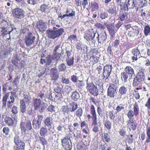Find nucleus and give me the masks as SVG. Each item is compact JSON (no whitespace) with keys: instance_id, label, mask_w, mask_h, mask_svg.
I'll return each mask as SVG.
<instances>
[{"instance_id":"obj_1","label":"nucleus","mask_w":150,"mask_h":150,"mask_svg":"<svg viewBox=\"0 0 150 150\" xmlns=\"http://www.w3.org/2000/svg\"><path fill=\"white\" fill-rule=\"evenodd\" d=\"M40 98H35L33 100V106L34 110H38L39 112L41 113L45 112L47 104L43 102Z\"/></svg>"},{"instance_id":"obj_2","label":"nucleus","mask_w":150,"mask_h":150,"mask_svg":"<svg viewBox=\"0 0 150 150\" xmlns=\"http://www.w3.org/2000/svg\"><path fill=\"white\" fill-rule=\"evenodd\" d=\"M125 72L121 73V74L122 80L125 82L127 81V79H131L133 75H135L133 69L130 66H127L125 69Z\"/></svg>"},{"instance_id":"obj_3","label":"nucleus","mask_w":150,"mask_h":150,"mask_svg":"<svg viewBox=\"0 0 150 150\" xmlns=\"http://www.w3.org/2000/svg\"><path fill=\"white\" fill-rule=\"evenodd\" d=\"M14 142L15 145L14 146L13 150H25V144L18 135H16L14 137Z\"/></svg>"},{"instance_id":"obj_4","label":"nucleus","mask_w":150,"mask_h":150,"mask_svg":"<svg viewBox=\"0 0 150 150\" xmlns=\"http://www.w3.org/2000/svg\"><path fill=\"white\" fill-rule=\"evenodd\" d=\"M46 32L49 38L54 39L59 37L62 35L64 32V29L63 28H60L56 31H53L49 29L47 30Z\"/></svg>"},{"instance_id":"obj_5","label":"nucleus","mask_w":150,"mask_h":150,"mask_svg":"<svg viewBox=\"0 0 150 150\" xmlns=\"http://www.w3.org/2000/svg\"><path fill=\"white\" fill-rule=\"evenodd\" d=\"M145 75L143 72H138L135 76L133 81L132 84L134 86H137L142 83L144 80Z\"/></svg>"},{"instance_id":"obj_6","label":"nucleus","mask_w":150,"mask_h":150,"mask_svg":"<svg viewBox=\"0 0 150 150\" xmlns=\"http://www.w3.org/2000/svg\"><path fill=\"white\" fill-rule=\"evenodd\" d=\"M32 125L33 128L35 130L39 129L41 126V123L43 119V116L38 115L37 117L33 115Z\"/></svg>"},{"instance_id":"obj_7","label":"nucleus","mask_w":150,"mask_h":150,"mask_svg":"<svg viewBox=\"0 0 150 150\" xmlns=\"http://www.w3.org/2000/svg\"><path fill=\"white\" fill-rule=\"evenodd\" d=\"M62 145L65 150H71L72 148V144L70 140L67 136L61 139Z\"/></svg>"},{"instance_id":"obj_8","label":"nucleus","mask_w":150,"mask_h":150,"mask_svg":"<svg viewBox=\"0 0 150 150\" xmlns=\"http://www.w3.org/2000/svg\"><path fill=\"white\" fill-rule=\"evenodd\" d=\"M86 88L89 92L94 96H96L98 94V90L97 86L93 83H87Z\"/></svg>"},{"instance_id":"obj_9","label":"nucleus","mask_w":150,"mask_h":150,"mask_svg":"<svg viewBox=\"0 0 150 150\" xmlns=\"http://www.w3.org/2000/svg\"><path fill=\"white\" fill-rule=\"evenodd\" d=\"M20 126L22 131L24 133H26V131L31 130L32 129L31 122L29 120L24 122L21 120Z\"/></svg>"},{"instance_id":"obj_10","label":"nucleus","mask_w":150,"mask_h":150,"mask_svg":"<svg viewBox=\"0 0 150 150\" xmlns=\"http://www.w3.org/2000/svg\"><path fill=\"white\" fill-rule=\"evenodd\" d=\"M24 11L23 9L18 7L15 8L12 11L13 14L16 18H21L24 16Z\"/></svg>"},{"instance_id":"obj_11","label":"nucleus","mask_w":150,"mask_h":150,"mask_svg":"<svg viewBox=\"0 0 150 150\" xmlns=\"http://www.w3.org/2000/svg\"><path fill=\"white\" fill-rule=\"evenodd\" d=\"M112 68L111 65H106L104 67L102 74V76L103 77V79L105 78L106 80L108 79L111 73Z\"/></svg>"},{"instance_id":"obj_12","label":"nucleus","mask_w":150,"mask_h":150,"mask_svg":"<svg viewBox=\"0 0 150 150\" xmlns=\"http://www.w3.org/2000/svg\"><path fill=\"white\" fill-rule=\"evenodd\" d=\"M96 33L97 31H94L92 29L91 31L86 32L84 35V38L88 41L94 40L96 37Z\"/></svg>"},{"instance_id":"obj_13","label":"nucleus","mask_w":150,"mask_h":150,"mask_svg":"<svg viewBox=\"0 0 150 150\" xmlns=\"http://www.w3.org/2000/svg\"><path fill=\"white\" fill-rule=\"evenodd\" d=\"M107 39V34L105 31L101 33H96V40L98 41L99 43H103Z\"/></svg>"},{"instance_id":"obj_14","label":"nucleus","mask_w":150,"mask_h":150,"mask_svg":"<svg viewBox=\"0 0 150 150\" xmlns=\"http://www.w3.org/2000/svg\"><path fill=\"white\" fill-rule=\"evenodd\" d=\"M35 39L34 36L28 35L25 38V41L26 45L29 46L32 45L34 42Z\"/></svg>"},{"instance_id":"obj_15","label":"nucleus","mask_w":150,"mask_h":150,"mask_svg":"<svg viewBox=\"0 0 150 150\" xmlns=\"http://www.w3.org/2000/svg\"><path fill=\"white\" fill-rule=\"evenodd\" d=\"M117 90L114 88L108 87L107 91L108 96L110 98H114L117 94Z\"/></svg>"},{"instance_id":"obj_16","label":"nucleus","mask_w":150,"mask_h":150,"mask_svg":"<svg viewBox=\"0 0 150 150\" xmlns=\"http://www.w3.org/2000/svg\"><path fill=\"white\" fill-rule=\"evenodd\" d=\"M37 26L40 32H43L46 29L47 25L42 21H40L37 24Z\"/></svg>"},{"instance_id":"obj_17","label":"nucleus","mask_w":150,"mask_h":150,"mask_svg":"<svg viewBox=\"0 0 150 150\" xmlns=\"http://www.w3.org/2000/svg\"><path fill=\"white\" fill-rule=\"evenodd\" d=\"M31 97L29 93L25 94L23 95V99L21 100L20 102L24 101V103L26 104L27 105H28L31 102Z\"/></svg>"},{"instance_id":"obj_18","label":"nucleus","mask_w":150,"mask_h":150,"mask_svg":"<svg viewBox=\"0 0 150 150\" xmlns=\"http://www.w3.org/2000/svg\"><path fill=\"white\" fill-rule=\"evenodd\" d=\"M137 1L136 0H126L125 3H127V6L129 7L130 9H134L136 8L135 5L137 3Z\"/></svg>"},{"instance_id":"obj_19","label":"nucleus","mask_w":150,"mask_h":150,"mask_svg":"<svg viewBox=\"0 0 150 150\" xmlns=\"http://www.w3.org/2000/svg\"><path fill=\"white\" fill-rule=\"evenodd\" d=\"M44 124L45 126H47L49 130L52 128V125L53 123L52 119L50 117H49L45 119L44 121Z\"/></svg>"},{"instance_id":"obj_20","label":"nucleus","mask_w":150,"mask_h":150,"mask_svg":"<svg viewBox=\"0 0 150 150\" xmlns=\"http://www.w3.org/2000/svg\"><path fill=\"white\" fill-rule=\"evenodd\" d=\"M107 11L112 16H115L117 14L116 8L114 5H111V7H108Z\"/></svg>"},{"instance_id":"obj_21","label":"nucleus","mask_w":150,"mask_h":150,"mask_svg":"<svg viewBox=\"0 0 150 150\" xmlns=\"http://www.w3.org/2000/svg\"><path fill=\"white\" fill-rule=\"evenodd\" d=\"M106 27L111 36L113 37L115 33V27L113 24H110L108 25Z\"/></svg>"},{"instance_id":"obj_22","label":"nucleus","mask_w":150,"mask_h":150,"mask_svg":"<svg viewBox=\"0 0 150 150\" xmlns=\"http://www.w3.org/2000/svg\"><path fill=\"white\" fill-rule=\"evenodd\" d=\"M72 93L71 97L72 99L74 101H77L80 98V95L79 93L77 91H75L72 92Z\"/></svg>"},{"instance_id":"obj_23","label":"nucleus","mask_w":150,"mask_h":150,"mask_svg":"<svg viewBox=\"0 0 150 150\" xmlns=\"http://www.w3.org/2000/svg\"><path fill=\"white\" fill-rule=\"evenodd\" d=\"M48 130L47 128L42 127L40 128V134L41 137H45L47 135Z\"/></svg>"},{"instance_id":"obj_24","label":"nucleus","mask_w":150,"mask_h":150,"mask_svg":"<svg viewBox=\"0 0 150 150\" xmlns=\"http://www.w3.org/2000/svg\"><path fill=\"white\" fill-rule=\"evenodd\" d=\"M127 91V89L126 87L122 86L119 88V93L120 96L119 97L120 98H121V96L125 94Z\"/></svg>"},{"instance_id":"obj_25","label":"nucleus","mask_w":150,"mask_h":150,"mask_svg":"<svg viewBox=\"0 0 150 150\" xmlns=\"http://www.w3.org/2000/svg\"><path fill=\"white\" fill-rule=\"evenodd\" d=\"M74 57L67 58L66 61L67 65L69 67L73 66L74 64Z\"/></svg>"},{"instance_id":"obj_26","label":"nucleus","mask_w":150,"mask_h":150,"mask_svg":"<svg viewBox=\"0 0 150 150\" xmlns=\"http://www.w3.org/2000/svg\"><path fill=\"white\" fill-rule=\"evenodd\" d=\"M72 47L70 46H68L65 48V53L67 54V58L70 57L71 55Z\"/></svg>"},{"instance_id":"obj_27","label":"nucleus","mask_w":150,"mask_h":150,"mask_svg":"<svg viewBox=\"0 0 150 150\" xmlns=\"http://www.w3.org/2000/svg\"><path fill=\"white\" fill-rule=\"evenodd\" d=\"M52 56L53 58V60L56 61L55 64L56 66L57 64L58 60L61 57V54L60 53H54Z\"/></svg>"},{"instance_id":"obj_28","label":"nucleus","mask_w":150,"mask_h":150,"mask_svg":"<svg viewBox=\"0 0 150 150\" xmlns=\"http://www.w3.org/2000/svg\"><path fill=\"white\" fill-rule=\"evenodd\" d=\"M38 97L39 98H40V99L43 101L44 100L45 101H46V98L47 97V94L42 92L39 93L38 95Z\"/></svg>"},{"instance_id":"obj_29","label":"nucleus","mask_w":150,"mask_h":150,"mask_svg":"<svg viewBox=\"0 0 150 150\" xmlns=\"http://www.w3.org/2000/svg\"><path fill=\"white\" fill-rule=\"evenodd\" d=\"M119 83L118 80H115L112 83L110 84L109 87L118 90L119 88Z\"/></svg>"},{"instance_id":"obj_30","label":"nucleus","mask_w":150,"mask_h":150,"mask_svg":"<svg viewBox=\"0 0 150 150\" xmlns=\"http://www.w3.org/2000/svg\"><path fill=\"white\" fill-rule=\"evenodd\" d=\"M46 60V65H49L52 62L53 58L52 55L49 54L45 58Z\"/></svg>"},{"instance_id":"obj_31","label":"nucleus","mask_w":150,"mask_h":150,"mask_svg":"<svg viewBox=\"0 0 150 150\" xmlns=\"http://www.w3.org/2000/svg\"><path fill=\"white\" fill-rule=\"evenodd\" d=\"M84 85V81L83 80L80 81L79 80L76 83V86L81 89H82L83 88Z\"/></svg>"},{"instance_id":"obj_32","label":"nucleus","mask_w":150,"mask_h":150,"mask_svg":"<svg viewBox=\"0 0 150 150\" xmlns=\"http://www.w3.org/2000/svg\"><path fill=\"white\" fill-rule=\"evenodd\" d=\"M133 109V112L135 114V115H137L139 114V108L137 102H135L134 105Z\"/></svg>"},{"instance_id":"obj_33","label":"nucleus","mask_w":150,"mask_h":150,"mask_svg":"<svg viewBox=\"0 0 150 150\" xmlns=\"http://www.w3.org/2000/svg\"><path fill=\"white\" fill-rule=\"evenodd\" d=\"M48 6L45 4H44L40 6V10L42 13H46L48 10Z\"/></svg>"},{"instance_id":"obj_34","label":"nucleus","mask_w":150,"mask_h":150,"mask_svg":"<svg viewBox=\"0 0 150 150\" xmlns=\"http://www.w3.org/2000/svg\"><path fill=\"white\" fill-rule=\"evenodd\" d=\"M104 126L108 130L111 129L112 127V123L110 120H106L104 122Z\"/></svg>"},{"instance_id":"obj_35","label":"nucleus","mask_w":150,"mask_h":150,"mask_svg":"<svg viewBox=\"0 0 150 150\" xmlns=\"http://www.w3.org/2000/svg\"><path fill=\"white\" fill-rule=\"evenodd\" d=\"M9 94L7 93L3 97L2 99V104L3 106L6 107V102L8 99Z\"/></svg>"},{"instance_id":"obj_36","label":"nucleus","mask_w":150,"mask_h":150,"mask_svg":"<svg viewBox=\"0 0 150 150\" xmlns=\"http://www.w3.org/2000/svg\"><path fill=\"white\" fill-rule=\"evenodd\" d=\"M21 111L22 113H24L26 111V104L24 103V101L20 102Z\"/></svg>"},{"instance_id":"obj_37","label":"nucleus","mask_w":150,"mask_h":150,"mask_svg":"<svg viewBox=\"0 0 150 150\" xmlns=\"http://www.w3.org/2000/svg\"><path fill=\"white\" fill-rule=\"evenodd\" d=\"M70 108H69V112H74L77 109L78 105L76 104L75 103H72L70 104Z\"/></svg>"},{"instance_id":"obj_38","label":"nucleus","mask_w":150,"mask_h":150,"mask_svg":"<svg viewBox=\"0 0 150 150\" xmlns=\"http://www.w3.org/2000/svg\"><path fill=\"white\" fill-rule=\"evenodd\" d=\"M146 134L147 137L146 139V142H150V127H147L146 129Z\"/></svg>"},{"instance_id":"obj_39","label":"nucleus","mask_w":150,"mask_h":150,"mask_svg":"<svg viewBox=\"0 0 150 150\" xmlns=\"http://www.w3.org/2000/svg\"><path fill=\"white\" fill-rule=\"evenodd\" d=\"M58 68L59 72L64 71L66 69L67 67L64 63H62L58 66Z\"/></svg>"},{"instance_id":"obj_40","label":"nucleus","mask_w":150,"mask_h":150,"mask_svg":"<svg viewBox=\"0 0 150 150\" xmlns=\"http://www.w3.org/2000/svg\"><path fill=\"white\" fill-rule=\"evenodd\" d=\"M61 110L64 114L67 113L69 114V108L68 107V105H63L61 107Z\"/></svg>"},{"instance_id":"obj_41","label":"nucleus","mask_w":150,"mask_h":150,"mask_svg":"<svg viewBox=\"0 0 150 150\" xmlns=\"http://www.w3.org/2000/svg\"><path fill=\"white\" fill-rule=\"evenodd\" d=\"M62 50V47H61L60 45H58L55 46L53 50V52L54 53H60Z\"/></svg>"},{"instance_id":"obj_42","label":"nucleus","mask_w":150,"mask_h":150,"mask_svg":"<svg viewBox=\"0 0 150 150\" xmlns=\"http://www.w3.org/2000/svg\"><path fill=\"white\" fill-rule=\"evenodd\" d=\"M127 13H121L119 15V18L121 21H123L127 18Z\"/></svg>"},{"instance_id":"obj_43","label":"nucleus","mask_w":150,"mask_h":150,"mask_svg":"<svg viewBox=\"0 0 150 150\" xmlns=\"http://www.w3.org/2000/svg\"><path fill=\"white\" fill-rule=\"evenodd\" d=\"M91 6L93 11H96L98 10L99 6L98 4L96 2H93L91 4Z\"/></svg>"},{"instance_id":"obj_44","label":"nucleus","mask_w":150,"mask_h":150,"mask_svg":"<svg viewBox=\"0 0 150 150\" xmlns=\"http://www.w3.org/2000/svg\"><path fill=\"white\" fill-rule=\"evenodd\" d=\"M144 33L145 35L147 36L150 33V27L148 25L145 26L144 28Z\"/></svg>"},{"instance_id":"obj_45","label":"nucleus","mask_w":150,"mask_h":150,"mask_svg":"<svg viewBox=\"0 0 150 150\" xmlns=\"http://www.w3.org/2000/svg\"><path fill=\"white\" fill-rule=\"evenodd\" d=\"M91 113L92 115V117L97 116L96 112L95 110V107L93 105H91L90 109Z\"/></svg>"},{"instance_id":"obj_46","label":"nucleus","mask_w":150,"mask_h":150,"mask_svg":"<svg viewBox=\"0 0 150 150\" xmlns=\"http://www.w3.org/2000/svg\"><path fill=\"white\" fill-rule=\"evenodd\" d=\"M1 28V35L2 36H4L8 34V31L7 30L6 28L2 27Z\"/></svg>"},{"instance_id":"obj_47","label":"nucleus","mask_w":150,"mask_h":150,"mask_svg":"<svg viewBox=\"0 0 150 150\" xmlns=\"http://www.w3.org/2000/svg\"><path fill=\"white\" fill-rule=\"evenodd\" d=\"M56 108L52 105H49L47 108V110L48 111L51 112H55Z\"/></svg>"},{"instance_id":"obj_48","label":"nucleus","mask_w":150,"mask_h":150,"mask_svg":"<svg viewBox=\"0 0 150 150\" xmlns=\"http://www.w3.org/2000/svg\"><path fill=\"white\" fill-rule=\"evenodd\" d=\"M83 113V110L81 108H79L76 112V115L78 117H80L82 116Z\"/></svg>"},{"instance_id":"obj_49","label":"nucleus","mask_w":150,"mask_h":150,"mask_svg":"<svg viewBox=\"0 0 150 150\" xmlns=\"http://www.w3.org/2000/svg\"><path fill=\"white\" fill-rule=\"evenodd\" d=\"M124 105L122 104H120L117 106L116 110L117 111V112H120L121 110H124Z\"/></svg>"},{"instance_id":"obj_50","label":"nucleus","mask_w":150,"mask_h":150,"mask_svg":"<svg viewBox=\"0 0 150 150\" xmlns=\"http://www.w3.org/2000/svg\"><path fill=\"white\" fill-rule=\"evenodd\" d=\"M95 26L97 28L99 29L103 30L105 28V27L100 23H97L95 25Z\"/></svg>"},{"instance_id":"obj_51","label":"nucleus","mask_w":150,"mask_h":150,"mask_svg":"<svg viewBox=\"0 0 150 150\" xmlns=\"http://www.w3.org/2000/svg\"><path fill=\"white\" fill-rule=\"evenodd\" d=\"M104 138L105 141L107 143H109L110 141V136L108 133H105L104 135Z\"/></svg>"},{"instance_id":"obj_52","label":"nucleus","mask_w":150,"mask_h":150,"mask_svg":"<svg viewBox=\"0 0 150 150\" xmlns=\"http://www.w3.org/2000/svg\"><path fill=\"white\" fill-rule=\"evenodd\" d=\"M139 5L140 7L146 6L147 5V1L145 0H141L140 1Z\"/></svg>"},{"instance_id":"obj_53","label":"nucleus","mask_w":150,"mask_h":150,"mask_svg":"<svg viewBox=\"0 0 150 150\" xmlns=\"http://www.w3.org/2000/svg\"><path fill=\"white\" fill-rule=\"evenodd\" d=\"M6 120V123L9 126H12L13 123V121L12 118L10 117H7Z\"/></svg>"},{"instance_id":"obj_54","label":"nucleus","mask_w":150,"mask_h":150,"mask_svg":"<svg viewBox=\"0 0 150 150\" xmlns=\"http://www.w3.org/2000/svg\"><path fill=\"white\" fill-rule=\"evenodd\" d=\"M76 49L78 50H82L83 49V45L81 42H77L76 44Z\"/></svg>"},{"instance_id":"obj_55","label":"nucleus","mask_w":150,"mask_h":150,"mask_svg":"<svg viewBox=\"0 0 150 150\" xmlns=\"http://www.w3.org/2000/svg\"><path fill=\"white\" fill-rule=\"evenodd\" d=\"M39 140L43 145H45L47 144V142L45 137H39Z\"/></svg>"},{"instance_id":"obj_56","label":"nucleus","mask_w":150,"mask_h":150,"mask_svg":"<svg viewBox=\"0 0 150 150\" xmlns=\"http://www.w3.org/2000/svg\"><path fill=\"white\" fill-rule=\"evenodd\" d=\"M132 54L134 56H139L140 54L139 51L137 49H133L132 51Z\"/></svg>"},{"instance_id":"obj_57","label":"nucleus","mask_w":150,"mask_h":150,"mask_svg":"<svg viewBox=\"0 0 150 150\" xmlns=\"http://www.w3.org/2000/svg\"><path fill=\"white\" fill-rule=\"evenodd\" d=\"M97 111L100 117H102L104 114V112L103 111H102V109L100 107H98Z\"/></svg>"},{"instance_id":"obj_58","label":"nucleus","mask_w":150,"mask_h":150,"mask_svg":"<svg viewBox=\"0 0 150 150\" xmlns=\"http://www.w3.org/2000/svg\"><path fill=\"white\" fill-rule=\"evenodd\" d=\"M135 115V114L132 110H129L127 113V116L129 119H132Z\"/></svg>"},{"instance_id":"obj_59","label":"nucleus","mask_w":150,"mask_h":150,"mask_svg":"<svg viewBox=\"0 0 150 150\" xmlns=\"http://www.w3.org/2000/svg\"><path fill=\"white\" fill-rule=\"evenodd\" d=\"M62 82L63 83L68 84L69 83L70 81L69 79L63 77L62 78Z\"/></svg>"},{"instance_id":"obj_60","label":"nucleus","mask_w":150,"mask_h":150,"mask_svg":"<svg viewBox=\"0 0 150 150\" xmlns=\"http://www.w3.org/2000/svg\"><path fill=\"white\" fill-rule=\"evenodd\" d=\"M10 132L9 128L8 127H4L3 129V132L4 134L6 136L8 135Z\"/></svg>"},{"instance_id":"obj_61","label":"nucleus","mask_w":150,"mask_h":150,"mask_svg":"<svg viewBox=\"0 0 150 150\" xmlns=\"http://www.w3.org/2000/svg\"><path fill=\"white\" fill-rule=\"evenodd\" d=\"M78 77L75 75H73L71 76V80L74 83H76L79 80Z\"/></svg>"},{"instance_id":"obj_62","label":"nucleus","mask_w":150,"mask_h":150,"mask_svg":"<svg viewBox=\"0 0 150 150\" xmlns=\"http://www.w3.org/2000/svg\"><path fill=\"white\" fill-rule=\"evenodd\" d=\"M89 52L92 54L94 53L97 54L98 53V48H92L90 50Z\"/></svg>"},{"instance_id":"obj_63","label":"nucleus","mask_w":150,"mask_h":150,"mask_svg":"<svg viewBox=\"0 0 150 150\" xmlns=\"http://www.w3.org/2000/svg\"><path fill=\"white\" fill-rule=\"evenodd\" d=\"M108 16V13L107 12H104L101 13L100 17L101 19H103L107 18Z\"/></svg>"},{"instance_id":"obj_64","label":"nucleus","mask_w":150,"mask_h":150,"mask_svg":"<svg viewBox=\"0 0 150 150\" xmlns=\"http://www.w3.org/2000/svg\"><path fill=\"white\" fill-rule=\"evenodd\" d=\"M107 146V144L104 142L103 143H101L100 145V148L102 150H105Z\"/></svg>"}]
</instances>
